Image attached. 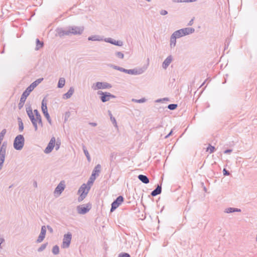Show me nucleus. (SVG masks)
<instances>
[{"mask_svg":"<svg viewBox=\"0 0 257 257\" xmlns=\"http://www.w3.org/2000/svg\"><path fill=\"white\" fill-rule=\"evenodd\" d=\"M88 40L89 41H105V42H107L109 43H110L111 44H113L115 46H122L123 45V42L121 41H116L115 40H114L111 38H104L103 37L97 35H92L91 36H89L88 38Z\"/></svg>","mask_w":257,"mask_h":257,"instance_id":"nucleus-1","label":"nucleus"},{"mask_svg":"<svg viewBox=\"0 0 257 257\" xmlns=\"http://www.w3.org/2000/svg\"><path fill=\"white\" fill-rule=\"evenodd\" d=\"M90 187L87 186L85 184H83L79 188L78 193L80 196L78 198V201L79 202H81L87 196Z\"/></svg>","mask_w":257,"mask_h":257,"instance_id":"nucleus-2","label":"nucleus"},{"mask_svg":"<svg viewBox=\"0 0 257 257\" xmlns=\"http://www.w3.org/2000/svg\"><path fill=\"white\" fill-rule=\"evenodd\" d=\"M25 144V139L23 135H19L15 139L14 142V148L16 150H21Z\"/></svg>","mask_w":257,"mask_h":257,"instance_id":"nucleus-3","label":"nucleus"},{"mask_svg":"<svg viewBox=\"0 0 257 257\" xmlns=\"http://www.w3.org/2000/svg\"><path fill=\"white\" fill-rule=\"evenodd\" d=\"M112 87L111 85L106 82H97L91 85V88L94 91L99 89H109Z\"/></svg>","mask_w":257,"mask_h":257,"instance_id":"nucleus-4","label":"nucleus"},{"mask_svg":"<svg viewBox=\"0 0 257 257\" xmlns=\"http://www.w3.org/2000/svg\"><path fill=\"white\" fill-rule=\"evenodd\" d=\"M148 64L142 67H136L132 69H127L126 73L131 75H141L143 74L147 69Z\"/></svg>","mask_w":257,"mask_h":257,"instance_id":"nucleus-5","label":"nucleus"},{"mask_svg":"<svg viewBox=\"0 0 257 257\" xmlns=\"http://www.w3.org/2000/svg\"><path fill=\"white\" fill-rule=\"evenodd\" d=\"M72 239V234L70 232H68L63 236V241L61 247L63 248H67L70 246L71 241Z\"/></svg>","mask_w":257,"mask_h":257,"instance_id":"nucleus-6","label":"nucleus"},{"mask_svg":"<svg viewBox=\"0 0 257 257\" xmlns=\"http://www.w3.org/2000/svg\"><path fill=\"white\" fill-rule=\"evenodd\" d=\"M41 108H42V111L45 117L47 119L48 122H49V123L50 125H52V119H51V118L50 116V115L48 112L47 106V102L45 98H44L42 101Z\"/></svg>","mask_w":257,"mask_h":257,"instance_id":"nucleus-7","label":"nucleus"},{"mask_svg":"<svg viewBox=\"0 0 257 257\" xmlns=\"http://www.w3.org/2000/svg\"><path fill=\"white\" fill-rule=\"evenodd\" d=\"M69 35H80L84 31V28L83 26H71L69 27Z\"/></svg>","mask_w":257,"mask_h":257,"instance_id":"nucleus-8","label":"nucleus"},{"mask_svg":"<svg viewBox=\"0 0 257 257\" xmlns=\"http://www.w3.org/2000/svg\"><path fill=\"white\" fill-rule=\"evenodd\" d=\"M91 208V205L90 203L82 204L77 207V211L80 214H85Z\"/></svg>","mask_w":257,"mask_h":257,"instance_id":"nucleus-9","label":"nucleus"},{"mask_svg":"<svg viewBox=\"0 0 257 257\" xmlns=\"http://www.w3.org/2000/svg\"><path fill=\"white\" fill-rule=\"evenodd\" d=\"M65 187L66 185L65 181L64 180L60 181L54 190V195L56 197L60 196L62 192L64 190Z\"/></svg>","mask_w":257,"mask_h":257,"instance_id":"nucleus-10","label":"nucleus"},{"mask_svg":"<svg viewBox=\"0 0 257 257\" xmlns=\"http://www.w3.org/2000/svg\"><path fill=\"white\" fill-rule=\"evenodd\" d=\"M98 95H101L100 99L103 102L109 101L111 98H114L115 96L111 93L107 92H102V91H98L97 92Z\"/></svg>","mask_w":257,"mask_h":257,"instance_id":"nucleus-11","label":"nucleus"},{"mask_svg":"<svg viewBox=\"0 0 257 257\" xmlns=\"http://www.w3.org/2000/svg\"><path fill=\"white\" fill-rule=\"evenodd\" d=\"M123 198L122 196H119L112 203L110 211H113L116 209L123 202Z\"/></svg>","mask_w":257,"mask_h":257,"instance_id":"nucleus-12","label":"nucleus"},{"mask_svg":"<svg viewBox=\"0 0 257 257\" xmlns=\"http://www.w3.org/2000/svg\"><path fill=\"white\" fill-rule=\"evenodd\" d=\"M56 142V140L54 137H53L51 138L49 144H48V146L45 148L44 150V153L45 154H49L52 152L53 150L54 146H55V143Z\"/></svg>","mask_w":257,"mask_h":257,"instance_id":"nucleus-13","label":"nucleus"},{"mask_svg":"<svg viewBox=\"0 0 257 257\" xmlns=\"http://www.w3.org/2000/svg\"><path fill=\"white\" fill-rule=\"evenodd\" d=\"M46 233V227L45 225H43L41 227V232L39 234L36 241L37 243H40L44 239Z\"/></svg>","mask_w":257,"mask_h":257,"instance_id":"nucleus-14","label":"nucleus"},{"mask_svg":"<svg viewBox=\"0 0 257 257\" xmlns=\"http://www.w3.org/2000/svg\"><path fill=\"white\" fill-rule=\"evenodd\" d=\"M56 33L58 36L62 37L65 35H69V30L68 27L66 30L62 28H58L56 29Z\"/></svg>","mask_w":257,"mask_h":257,"instance_id":"nucleus-15","label":"nucleus"},{"mask_svg":"<svg viewBox=\"0 0 257 257\" xmlns=\"http://www.w3.org/2000/svg\"><path fill=\"white\" fill-rule=\"evenodd\" d=\"M173 61V57L171 55L168 56L163 61L162 63V67L164 69H166L171 63Z\"/></svg>","mask_w":257,"mask_h":257,"instance_id":"nucleus-16","label":"nucleus"},{"mask_svg":"<svg viewBox=\"0 0 257 257\" xmlns=\"http://www.w3.org/2000/svg\"><path fill=\"white\" fill-rule=\"evenodd\" d=\"M7 144L3 143L0 149V159L5 160L6 153Z\"/></svg>","mask_w":257,"mask_h":257,"instance_id":"nucleus-17","label":"nucleus"},{"mask_svg":"<svg viewBox=\"0 0 257 257\" xmlns=\"http://www.w3.org/2000/svg\"><path fill=\"white\" fill-rule=\"evenodd\" d=\"M181 29L183 31V35L184 36L192 34L195 31V29L194 28L190 27L185 28Z\"/></svg>","mask_w":257,"mask_h":257,"instance_id":"nucleus-18","label":"nucleus"},{"mask_svg":"<svg viewBox=\"0 0 257 257\" xmlns=\"http://www.w3.org/2000/svg\"><path fill=\"white\" fill-rule=\"evenodd\" d=\"M34 113L35 114L36 117H37L38 119V124L39 125H40L41 127L43 126V122L42 120V117L40 113L39 112L38 110L37 109H35L34 110Z\"/></svg>","mask_w":257,"mask_h":257,"instance_id":"nucleus-19","label":"nucleus"},{"mask_svg":"<svg viewBox=\"0 0 257 257\" xmlns=\"http://www.w3.org/2000/svg\"><path fill=\"white\" fill-rule=\"evenodd\" d=\"M74 92V89L73 87H71L69 88V89L68 90V91H67V92H66V93H65L63 95V98L68 99V98H70L72 96V95H73Z\"/></svg>","mask_w":257,"mask_h":257,"instance_id":"nucleus-20","label":"nucleus"},{"mask_svg":"<svg viewBox=\"0 0 257 257\" xmlns=\"http://www.w3.org/2000/svg\"><path fill=\"white\" fill-rule=\"evenodd\" d=\"M100 170L101 165L100 164H97L94 168L91 175H94L95 177L98 176L100 172Z\"/></svg>","mask_w":257,"mask_h":257,"instance_id":"nucleus-21","label":"nucleus"},{"mask_svg":"<svg viewBox=\"0 0 257 257\" xmlns=\"http://www.w3.org/2000/svg\"><path fill=\"white\" fill-rule=\"evenodd\" d=\"M26 112H27V113L30 119H31L33 117H35V116L33 114V111H32V107L30 105L27 106Z\"/></svg>","mask_w":257,"mask_h":257,"instance_id":"nucleus-22","label":"nucleus"},{"mask_svg":"<svg viewBox=\"0 0 257 257\" xmlns=\"http://www.w3.org/2000/svg\"><path fill=\"white\" fill-rule=\"evenodd\" d=\"M138 179L144 184H148L149 183V178L145 175H139L138 176Z\"/></svg>","mask_w":257,"mask_h":257,"instance_id":"nucleus-23","label":"nucleus"},{"mask_svg":"<svg viewBox=\"0 0 257 257\" xmlns=\"http://www.w3.org/2000/svg\"><path fill=\"white\" fill-rule=\"evenodd\" d=\"M161 190H162L161 186L158 185L157 187V188L152 192L151 195L152 196H156L160 194L161 193Z\"/></svg>","mask_w":257,"mask_h":257,"instance_id":"nucleus-24","label":"nucleus"},{"mask_svg":"<svg viewBox=\"0 0 257 257\" xmlns=\"http://www.w3.org/2000/svg\"><path fill=\"white\" fill-rule=\"evenodd\" d=\"M177 38L174 35V34H172L171 38H170V47L171 48H174L176 46V39Z\"/></svg>","mask_w":257,"mask_h":257,"instance_id":"nucleus-25","label":"nucleus"},{"mask_svg":"<svg viewBox=\"0 0 257 257\" xmlns=\"http://www.w3.org/2000/svg\"><path fill=\"white\" fill-rule=\"evenodd\" d=\"M241 210L240 209L229 207L225 209L224 212L226 213H230L234 212H240Z\"/></svg>","mask_w":257,"mask_h":257,"instance_id":"nucleus-26","label":"nucleus"},{"mask_svg":"<svg viewBox=\"0 0 257 257\" xmlns=\"http://www.w3.org/2000/svg\"><path fill=\"white\" fill-rule=\"evenodd\" d=\"M30 120L34 127L35 131H37L38 128V119H37V117H34L32 118Z\"/></svg>","mask_w":257,"mask_h":257,"instance_id":"nucleus-27","label":"nucleus"},{"mask_svg":"<svg viewBox=\"0 0 257 257\" xmlns=\"http://www.w3.org/2000/svg\"><path fill=\"white\" fill-rule=\"evenodd\" d=\"M65 79L64 77H61L59 78L57 87L59 88H63L65 84Z\"/></svg>","mask_w":257,"mask_h":257,"instance_id":"nucleus-28","label":"nucleus"},{"mask_svg":"<svg viewBox=\"0 0 257 257\" xmlns=\"http://www.w3.org/2000/svg\"><path fill=\"white\" fill-rule=\"evenodd\" d=\"M82 148H83V152L85 155V156L87 158V161L89 162H90L91 161V158H90V156L89 155V152L88 151H87V149L86 148L85 146L84 145H83L82 146Z\"/></svg>","mask_w":257,"mask_h":257,"instance_id":"nucleus-29","label":"nucleus"},{"mask_svg":"<svg viewBox=\"0 0 257 257\" xmlns=\"http://www.w3.org/2000/svg\"><path fill=\"white\" fill-rule=\"evenodd\" d=\"M173 34H174V35L175 36H176V37L177 38H181V37H182L184 36V35H183V31H182L181 29H180V30H178L177 31H175Z\"/></svg>","mask_w":257,"mask_h":257,"instance_id":"nucleus-30","label":"nucleus"},{"mask_svg":"<svg viewBox=\"0 0 257 257\" xmlns=\"http://www.w3.org/2000/svg\"><path fill=\"white\" fill-rule=\"evenodd\" d=\"M95 179H96V177L94 176V175H91L87 183V184H86L87 186H90V187H91V186L93 184Z\"/></svg>","mask_w":257,"mask_h":257,"instance_id":"nucleus-31","label":"nucleus"},{"mask_svg":"<svg viewBox=\"0 0 257 257\" xmlns=\"http://www.w3.org/2000/svg\"><path fill=\"white\" fill-rule=\"evenodd\" d=\"M111 67L112 68H113L115 70H117L120 72H123L126 73L127 69H124L122 67H120L116 66V65H112Z\"/></svg>","mask_w":257,"mask_h":257,"instance_id":"nucleus-32","label":"nucleus"},{"mask_svg":"<svg viewBox=\"0 0 257 257\" xmlns=\"http://www.w3.org/2000/svg\"><path fill=\"white\" fill-rule=\"evenodd\" d=\"M43 46V43L41 42L40 40L38 39H36V50H38L41 48H42Z\"/></svg>","mask_w":257,"mask_h":257,"instance_id":"nucleus-33","label":"nucleus"},{"mask_svg":"<svg viewBox=\"0 0 257 257\" xmlns=\"http://www.w3.org/2000/svg\"><path fill=\"white\" fill-rule=\"evenodd\" d=\"M132 101L133 102H134L142 103L145 102L147 101V99L145 98H144V97L142 98L141 99H137L133 98L132 99Z\"/></svg>","mask_w":257,"mask_h":257,"instance_id":"nucleus-34","label":"nucleus"},{"mask_svg":"<svg viewBox=\"0 0 257 257\" xmlns=\"http://www.w3.org/2000/svg\"><path fill=\"white\" fill-rule=\"evenodd\" d=\"M18 122H19V129L20 132H22L24 130V125L22 121V120L21 118H18Z\"/></svg>","mask_w":257,"mask_h":257,"instance_id":"nucleus-35","label":"nucleus"},{"mask_svg":"<svg viewBox=\"0 0 257 257\" xmlns=\"http://www.w3.org/2000/svg\"><path fill=\"white\" fill-rule=\"evenodd\" d=\"M52 252L55 255H57L59 253V247L57 245L53 247Z\"/></svg>","mask_w":257,"mask_h":257,"instance_id":"nucleus-36","label":"nucleus"},{"mask_svg":"<svg viewBox=\"0 0 257 257\" xmlns=\"http://www.w3.org/2000/svg\"><path fill=\"white\" fill-rule=\"evenodd\" d=\"M26 100V99H25V98H23L22 97H21L20 100V102H19V103L18 104V106H19V109H21V108L23 107Z\"/></svg>","mask_w":257,"mask_h":257,"instance_id":"nucleus-37","label":"nucleus"},{"mask_svg":"<svg viewBox=\"0 0 257 257\" xmlns=\"http://www.w3.org/2000/svg\"><path fill=\"white\" fill-rule=\"evenodd\" d=\"M7 131L6 129H4L2 131V132L0 133V144L2 143V141H3L4 136L6 134Z\"/></svg>","mask_w":257,"mask_h":257,"instance_id":"nucleus-38","label":"nucleus"},{"mask_svg":"<svg viewBox=\"0 0 257 257\" xmlns=\"http://www.w3.org/2000/svg\"><path fill=\"white\" fill-rule=\"evenodd\" d=\"M47 245V243H44V244H42L41 245V246L38 248V252L42 251L43 250H44L46 248Z\"/></svg>","mask_w":257,"mask_h":257,"instance_id":"nucleus-39","label":"nucleus"},{"mask_svg":"<svg viewBox=\"0 0 257 257\" xmlns=\"http://www.w3.org/2000/svg\"><path fill=\"white\" fill-rule=\"evenodd\" d=\"M215 150L214 147L209 145L208 147L207 148L206 151L207 152H209V153L211 154L214 152Z\"/></svg>","mask_w":257,"mask_h":257,"instance_id":"nucleus-40","label":"nucleus"},{"mask_svg":"<svg viewBox=\"0 0 257 257\" xmlns=\"http://www.w3.org/2000/svg\"><path fill=\"white\" fill-rule=\"evenodd\" d=\"M116 56L121 59L124 58V54L121 52H116L115 53Z\"/></svg>","mask_w":257,"mask_h":257,"instance_id":"nucleus-41","label":"nucleus"},{"mask_svg":"<svg viewBox=\"0 0 257 257\" xmlns=\"http://www.w3.org/2000/svg\"><path fill=\"white\" fill-rule=\"evenodd\" d=\"M177 107V104H170L168 106V109L170 110H174Z\"/></svg>","mask_w":257,"mask_h":257,"instance_id":"nucleus-42","label":"nucleus"},{"mask_svg":"<svg viewBox=\"0 0 257 257\" xmlns=\"http://www.w3.org/2000/svg\"><path fill=\"white\" fill-rule=\"evenodd\" d=\"M110 120H111L112 123H113V124L114 125V126L115 127L117 128L118 126H117V122H116L115 118L113 116H111Z\"/></svg>","mask_w":257,"mask_h":257,"instance_id":"nucleus-43","label":"nucleus"},{"mask_svg":"<svg viewBox=\"0 0 257 257\" xmlns=\"http://www.w3.org/2000/svg\"><path fill=\"white\" fill-rule=\"evenodd\" d=\"M5 242V238L4 237L0 235V250H2L3 249V246L2 244Z\"/></svg>","mask_w":257,"mask_h":257,"instance_id":"nucleus-44","label":"nucleus"},{"mask_svg":"<svg viewBox=\"0 0 257 257\" xmlns=\"http://www.w3.org/2000/svg\"><path fill=\"white\" fill-rule=\"evenodd\" d=\"M118 257H131L127 253H121L119 254Z\"/></svg>","mask_w":257,"mask_h":257,"instance_id":"nucleus-45","label":"nucleus"},{"mask_svg":"<svg viewBox=\"0 0 257 257\" xmlns=\"http://www.w3.org/2000/svg\"><path fill=\"white\" fill-rule=\"evenodd\" d=\"M29 94H28L27 93V92H26V91H24L21 97L25 98V99H27V97L29 96Z\"/></svg>","mask_w":257,"mask_h":257,"instance_id":"nucleus-46","label":"nucleus"},{"mask_svg":"<svg viewBox=\"0 0 257 257\" xmlns=\"http://www.w3.org/2000/svg\"><path fill=\"white\" fill-rule=\"evenodd\" d=\"M160 14L162 16H165L168 14V12L166 10H162L160 12Z\"/></svg>","mask_w":257,"mask_h":257,"instance_id":"nucleus-47","label":"nucleus"},{"mask_svg":"<svg viewBox=\"0 0 257 257\" xmlns=\"http://www.w3.org/2000/svg\"><path fill=\"white\" fill-rule=\"evenodd\" d=\"M116 157V154L114 153H112L110 155L111 161H113Z\"/></svg>","mask_w":257,"mask_h":257,"instance_id":"nucleus-48","label":"nucleus"},{"mask_svg":"<svg viewBox=\"0 0 257 257\" xmlns=\"http://www.w3.org/2000/svg\"><path fill=\"white\" fill-rule=\"evenodd\" d=\"M46 229L47 228L50 233H52L53 232V229L50 225H47V226H46Z\"/></svg>","mask_w":257,"mask_h":257,"instance_id":"nucleus-49","label":"nucleus"},{"mask_svg":"<svg viewBox=\"0 0 257 257\" xmlns=\"http://www.w3.org/2000/svg\"><path fill=\"white\" fill-rule=\"evenodd\" d=\"M173 3H186V0H172Z\"/></svg>","mask_w":257,"mask_h":257,"instance_id":"nucleus-50","label":"nucleus"},{"mask_svg":"<svg viewBox=\"0 0 257 257\" xmlns=\"http://www.w3.org/2000/svg\"><path fill=\"white\" fill-rule=\"evenodd\" d=\"M223 175L225 176H227L229 175V172L226 170L225 169H224L223 170Z\"/></svg>","mask_w":257,"mask_h":257,"instance_id":"nucleus-51","label":"nucleus"},{"mask_svg":"<svg viewBox=\"0 0 257 257\" xmlns=\"http://www.w3.org/2000/svg\"><path fill=\"white\" fill-rule=\"evenodd\" d=\"M43 80V78H39V79H38L36 80H35V82H36V84L38 85L39 83H40Z\"/></svg>","mask_w":257,"mask_h":257,"instance_id":"nucleus-52","label":"nucleus"},{"mask_svg":"<svg viewBox=\"0 0 257 257\" xmlns=\"http://www.w3.org/2000/svg\"><path fill=\"white\" fill-rule=\"evenodd\" d=\"M5 160L0 159V170L2 169Z\"/></svg>","mask_w":257,"mask_h":257,"instance_id":"nucleus-53","label":"nucleus"},{"mask_svg":"<svg viewBox=\"0 0 257 257\" xmlns=\"http://www.w3.org/2000/svg\"><path fill=\"white\" fill-rule=\"evenodd\" d=\"M32 87H34V89L38 85V84H36V82H33L32 84H30Z\"/></svg>","mask_w":257,"mask_h":257,"instance_id":"nucleus-54","label":"nucleus"},{"mask_svg":"<svg viewBox=\"0 0 257 257\" xmlns=\"http://www.w3.org/2000/svg\"><path fill=\"white\" fill-rule=\"evenodd\" d=\"M231 152H232V150L228 149V150H225L224 153L225 154H227V153H231Z\"/></svg>","mask_w":257,"mask_h":257,"instance_id":"nucleus-55","label":"nucleus"},{"mask_svg":"<svg viewBox=\"0 0 257 257\" xmlns=\"http://www.w3.org/2000/svg\"><path fill=\"white\" fill-rule=\"evenodd\" d=\"M31 91H32L34 90V87H32L31 85L27 87Z\"/></svg>","mask_w":257,"mask_h":257,"instance_id":"nucleus-56","label":"nucleus"},{"mask_svg":"<svg viewBox=\"0 0 257 257\" xmlns=\"http://www.w3.org/2000/svg\"><path fill=\"white\" fill-rule=\"evenodd\" d=\"M172 132H173V131L172 130L167 136H165V139L168 138L171 135V134H172Z\"/></svg>","mask_w":257,"mask_h":257,"instance_id":"nucleus-57","label":"nucleus"},{"mask_svg":"<svg viewBox=\"0 0 257 257\" xmlns=\"http://www.w3.org/2000/svg\"><path fill=\"white\" fill-rule=\"evenodd\" d=\"M197 0H186V3H191V2H195L197 1Z\"/></svg>","mask_w":257,"mask_h":257,"instance_id":"nucleus-58","label":"nucleus"},{"mask_svg":"<svg viewBox=\"0 0 257 257\" xmlns=\"http://www.w3.org/2000/svg\"><path fill=\"white\" fill-rule=\"evenodd\" d=\"M60 143L58 144L57 143L56 145V150H58L59 149V148H60Z\"/></svg>","mask_w":257,"mask_h":257,"instance_id":"nucleus-59","label":"nucleus"},{"mask_svg":"<svg viewBox=\"0 0 257 257\" xmlns=\"http://www.w3.org/2000/svg\"><path fill=\"white\" fill-rule=\"evenodd\" d=\"M193 19H192L188 23V26H191L193 24Z\"/></svg>","mask_w":257,"mask_h":257,"instance_id":"nucleus-60","label":"nucleus"},{"mask_svg":"<svg viewBox=\"0 0 257 257\" xmlns=\"http://www.w3.org/2000/svg\"><path fill=\"white\" fill-rule=\"evenodd\" d=\"M26 92L30 94V92H31L28 88H26V89L25 90Z\"/></svg>","mask_w":257,"mask_h":257,"instance_id":"nucleus-61","label":"nucleus"},{"mask_svg":"<svg viewBox=\"0 0 257 257\" xmlns=\"http://www.w3.org/2000/svg\"><path fill=\"white\" fill-rule=\"evenodd\" d=\"M162 101H163V99H162V98L158 99L156 100V102H162Z\"/></svg>","mask_w":257,"mask_h":257,"instance_id":"nucleus-62","label":"nucleus"},{"mask_svg":"<svg viewBox=\"0 0 257 257\" xmlns=\"http://www.w3.org/2000/svg\"><path fill=\"white\" fill-rule=\"evenodd\" d=\"M33 185L35 187L37 188V182L35 181L33 183Z\"/></svg>","mask_w":257,"mask_h":257,"instance_id":"nucleus-63","label":"nucleus"},{"mask_svg":"<svg viewBox=\"0 0 257 257\" xmlns=\"http://www.w3.org/2000/svg\"><path fill=\"white\" fill-rule=\"evenodd\" d=\"M108 114H109V116H110V118H111V116H112V114H111V112L110 111L108 110Z\"/></svg>","mask_w":257,"mask_h":257,"instance_id":"nucleus-64","label":"nucleus"}]
</instances>
